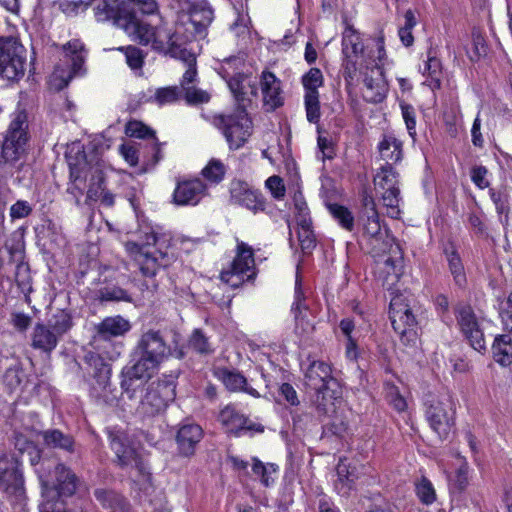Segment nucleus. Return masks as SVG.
I'll list each match as a JSON object with an SVG mask.
<instances>
[{
    "label": "nucleus",
    "mask_w": 512,
    "mask_h": 512,
    "mask_svg": "<svg viewBox=\"0 0 512 512\" xmlns=\"http://www.w3.org/2000/svg\"><path fill=\"white\" fill-rule=\"evenodd\" d=\"M381 198L383 205L388 209L387 214L391 218H398L400 214L399 203L401 200L399 187L383 190Z\"/></svg>",
    "instance_id": "nucleus-48"
},
{
    "label": "nucleus",
    "mask_w": 512,
    "mask_h": 512,
    "mask_svg": "<svg viewBox=\"0 0 512 512\" xmlns=\"http://www.w3.org/2000/svg\"><path fill=\"white\" fill-rule=\"evenodd\" d=\"M134 5L147 15L159 11L156 0H101L94 8L95 17L100 22L112 21L132 40L142 45L150 44L158 53H179L182 44H189L193 40V32L186 27L183 19L178 20L173 27L166 23L153 27L136 14Z\"/></svg>",
    "instance_id": "nucleus-1"
},
{
    "label": "nucleus",
    "mask_w": 512,
    "mask_h": 512,
    "mask_svg": "<svg viewBox=\"0 0 512 512\" xmlns=\"http://www.w3.org/2000/svg\"><path fill=\"white\" fill-rule=\"evenodd\" d=\"M363 221L364 236L372 241H380L383 239L384 232L380 224L379 215L377 217H361Z\"/></svg>",
    "instance_id": "nucleus-50"
},
{
    "label": "nucleus",
    "mask_w": 512,
    "mask_h": 512,
    "mask_svg": "<svg viewBox=\"0 0 512 512\" xmlns=\"http://www.w3.org/2000/svg\"><path fill=\"white\" fill-rule=\"evenodd\" d=\"M228 86L234 95L238 106H245L244 102L251 101L252 97L258 95V85L256 80L250 79L247 75L238 73L231 77Z\"/></svg>",
    "instance_id": "nucleus-29"
},
{
    "label": "nucleus",
    "mask_w": 512,
    "mask_h": 512,
    "mask_svg": "<svg viewBox=\"0 0 512 512\" xmlns=\"http://www.w3.org/2000/svg\"><path fill=\"white\" fill-rule=\"evenodd\" d=\"M23 370L19 366H12L6 369L3 375L4 384L11 390H15L22 383Z\"/></svg>",
    "instance_id": "nucleus-57"
},
{
    "label": "nucleus",
    "mask_w": 512,
    "mask_h": 512,
    "mask_svg": "<svg viewBox=\"0 0 512 512\" xmlns=\"http://www.w3.org/2000/svg\"><path fill=\"white\" fill-rule=\"evenodd\" d=\"M95 333L92 337L91 345L101 350L104 344L110 342L113 338L124 336L131 329L130 322L122 316L106 317L100 323L95 325Z\"/></svg>",
    "instance_id": "nucleus-20"
},
{
    "label": "nucleus",
    "mask_w": 512,
    "mask_h": 512,
    "mask_svg": "<svg viewBox=\"0 0 512 512\" xmlns=\"http://www.w3.org/2000/svg\"><path fill=\"white\" fill-rule=\"evenodd\" d=\"M342 54L343 77L348 85L352 84L358 71L361 70V64L369 63L371 65L376 62L368 58L360 35L353 28H347L343 33Z\"/></svg>",
    "instance_id": "nucleus-6"
},
{
    "label": "nucleus",
    "mask_w": 512,
    "mask_h": 512,
    "mask_svg": "<svg viewBox=\"0 0 512 512\" xmlns=\"http://www.w3.org/2000/svg\"><path fill=\"white\" fill-rule=\"evenodd\" d=\"M403 119L406 124L409 135L415 139L416 136V112L415 108L405 102L400 104Z\"/></svg>",
    "instance_id": "nucleus-56"
},
{
    "label": "nucleus",
    "mask_w": 512,
    "mask_h": 512,
    "mask_svg": "<svg viewBox=\"0 0 512 512\" xmlns=\"http://www.w3.org/2000/svg\"><path fill=\"white\" fill-rule=\"evenodd\" d=\"M225 173L224 164L216 159L210 160L201 172L202 176L213 184L220 183L224 179Z\"/></svg>",
    "instance_id": "nucleus-49"
},
{
    "label": "nucleus",
    "mask_w": 512,
    "mask_h": 512,
    "mask_svg": "<svg viewBox=\"0 0 512 512\" xmlns=\"http://www.w3.org/2000/svg\"><path fill=\"white\" fill-rule=\"evenodd\" d=\"M214 376L230 392H244L255 398L260 397L258 391L249 385L247 378L237 369L217 367Z\"/></svg>",
    "instance_id": "nucleus-25"
},
{
    "label": "nucleus",
    "mask_w": 512,
    "mask_h": 512,
    "mask_svg": "<svg viewBox=\"0 0 512 512\" xmlns=\"http://www.w3.org/2000/svg\"><path fill=\"white\" fill-rule=\"evenodd\" d=\"M126 62L133 70L141 69L144 63V54L141 49L135 46H128L124 49Z\"/></svg>",
    "instance_id": "nucleus-58"
},
{
    "label": "nucleus",
    "mask_w": 512,
    "mask_h": 512,
    "mask_svg": "<svg viewBox=\"0 0 512 512\" xmlns=\"http://www.w3.org/2000/svg\"><path fill=\"white\" fill-rule=\"evenodd\" d=\"M389 317L394 331L404 344L407 345L415 341L417 320L404 295L398 294L391 299Z\"/></svg>",
    "instance_id": "nucleus-11"
},
{
    "label": "nucleus",
    "mask_w": 512,
    "mask_h": 512,
    "mask_svg": "<svg viewBox=\"0 0 512 512\" xmlns=\"http://www.w3.org/2000/svg\"><path fill=\"white\" fill-rule=\"evenodd\" d=\"M454 403L450 397L433 402L426 411L432 430L441 440L447 439L454 425Z\"/></svg>",
    "instance_id": "nucleus-14"
},
{
    "label": "nucleus",
    "mask_w": 512,
    "mask_h": 512,
    "mask_svg": "<svg viewBox=\"0 0 512 512\" xmlns=\"http://www.w3.org/2000/svg\"><path fill=\"white\" fill-rule=\"evenodd\" d=\"M27 129V114L24 111L17 112L8 127L2 144L1 165L7 173L19 172L25 164Z\"/></svg>",
    "instance_id": "nucleus-2"
},
{
    "label": "nucleus",
    "mask_w": 512,
    "mask_h": 512,
    "mask_svg": "<svg viewBox=\"0 0 512 512\" xmlns=\"http://www.w3.org/2000/svg\"><path fill=\"white\" fill-rule=\"evenodd\" d=\"M133 246L137 248L136 261L141 273L146 277L154 276L160 267L157 258L152 256L150 252L144 251V247H140L136 243Z\"/></svg>",
    "instance_id": "nucleus-39"
},
{
    "label": "nucleus",
    "mask_w": 512,
    "mask_h": 512,
    "mask_svg": "<svg viewBox=\"0 0 512 512\" xmlns=\"http://www.w3.org/2000/svg\"><path fill=\"white\" fill-rule=\"evenodd\" d=\"M416 493L421 502L427 505L433 503L436 499L432 483L425 477L416 485Z\"/></svg>",
    "instance_id": "nucleus-55"
},
{
    "label": "nucleus",
    "mask_w": 512,
    "mask_h": 512,
    "mask_svg": "<svg viewBox=\"0 0 512 512\" xmlns=\"http://www.w3.org/2000/svg\"><path fill=\"white\" fill-rule=\"evenodd\" d=\"M337 475L339 483L342 487H346L347 490H350L352 484L359 478L358 469L344 460H340L337 466Z\"/></svg>",
    "instance_id": "nucleus-46"
},
{
    "label": "nucleus",
    "mask_w": 512,
    "mask_h": 512,
    "mask_svg": "<svg viewBox=\"0 0 512 512\" xmlns=\"http://www.w3.org/2000/svg\"><path fill=\"white\" fill-rule=\"evenodd\" d=\"M108 438L110 448L116 456V462L121 468L134 469L139 476L146 477L149 475L147 466L142 457L136 452L131 445L126 432L122 430L109 429Z\"/></svg>",
    "instance_id": "nucleus-12"
},
{
    "label": "nucleus",
    "mask_w": 512,
    "mask_h": 512,
    "mask_svg": "<svg viewBox=\"0 0 512 512\" xmlns=\"http://www.w3.org/2000/svg\"><path fill=\"white\" fill-rule=\"evenodd\" d=\"M488 173V170L486 167L480 165L475 166L471 170V179L473 183L480 189H485L489 187L490 183L486 179V175Z\"/></svg>",
    "instance_id": "nucleus-64"
},
{
    "label": "nucleus",
    "mask_w": 512,
    "mask_h": 512,
    "mask_svg": "<svg viewBox=\"0 0 512 512\" xmlns=\"http://www.w3.org/2000/svg\"><path fill=\"white\" fill-rule=\"evenodd\" d=\"M380 158L385 162L384 165L393 166L403 158V144L392 134L383 135L378 144Z\"/></svg>",
    "instance_id": "nucleus-32"
},
{
    "label": "nucleus",
    "mask_w": 512,
    "mask_h": 512,
    "mask_svg": "<svg viewBox=\"0 0 512 512\" xmlns=\"http://www.w3.org/2000/svg\"><path fill=\"white\" fill-rule=\"evenodd\" d=\"M43 493L55 490L59 497H70L75 494L78 486V478L74 472L63 463H57L53 471L50 465L41 464V469H36Z\"/></svg>",
    "instance_id": "nucleus-9"
},
{
    "label": "nucleus",
    "mask_w": 512,
    "mask_h": 512,
    "mask_svg": "<svg viewBox=\"0 0 512 512\" xmlns=\"http://www.w3.org/2000/svg\"><path fill=\"white\" fill-rule=\"evenodd\" d=\"M398 172L393 166L383 165L374 177V183L382 190L398 188Z\"/></svg>",
    "instance_id": "nucleus-41"
},
{
    "label": "nucleus",
    "mask_w": 512,
    "mask_h": 512,
    "mask_svg": "<svg viewBox=\"0 0 512 512\" xmlns=\"http://www.w3.org/2000/svg\"><path fill=\"white\" fill-rule=\"evenodd\" d=\"M98 299L100 302H132L128 292L117 286H106L98 291Z\"/></svg>",
    "instance_id": "nucleus-47"
},
{
    "label": "nucleus",
    "mask_w": 512,
    "mask_h": 512,
    "mask_svg": "<svg viewBox=\"0 0 512 512\" xmlns=\"http://www.w3.org/2000/svg\"><path fill=\"white\" fill-rule=\"evenodd\" d=\"M216 125L231 149L241 148L252 134V121L245 106H237L233 113L218 116Z\"/></svg>",
    "instance_id": "nucleus-8"
},
{
    "label": "nucleus",
    "mask_w": 512,
    "mask_h": 512,
    "mask_svg": "<svg viewBox=\"0 0 512 512\" xmlns=\"http://www.w3.org/2000/svg\"><path fill=\"white\" fill-rule=\"evenodd\" d=\"M362 216L361 217H377L378 211L376 209V202L371 194H369L366 190L362 193Z\"/></svg>",
    "instance_id": "nucleus-62"
},
{
    "label": "nucleus",
    "mask_w": 512,
    "mask_h": 512,
    "mask_svg": "<svg viewBox=\"0 0 512 512\" xmlns=\"http://www.w3.org/2000/svg\"><path fill=\"white\" fill-rule=\"evenodd\" d=\"M458 325L471 347L478 351H486V342L483 330L470 305H460L456 309Z\"/></svg>",
    "instance_id": "nucleus-18"
},
{
    "label": "nucleus",
    "mask_w": 512,
    "mask_h": 512,
    "mask_svg": "<svg viewBox=\"0 0 512 512\" xmlns=\"http://www.w3.org/2000/svg\"><path fill=\"white\" fill-rule=\"evenodd\" d=\"M218 419L227 432L236 437L243 434L253 435L254 433H262L264 431L262 424L251 421L232 405L224 407L220 411Z\"/></svg>",
    "instance_id": "nucleus-19"
},
{
    "label": "nucleus",
    "mask_w": 512,
    "mask_h": 512,
    "mask_svg": "<svg viewBox=\"0 0 512 512\" xmlns=\"http://www.w3.org/2000/svg\"><path fill=\"white\" fill-rule=\"evenodd\" d=\"M189 346L201 355H208L214 352L212 343L201 329H195L189 339Z\"/></svg>",
    "instance_id": "nucleus-45"
},
{
    "label": "nucleus",
    "mask_w": 512,
    "mask_h": 512,
    "mask_svg": "<svg viewBox=\"0 0 512 512\" xmlns=\"http://www.w3.org/2000/svg\"><path fill=\"white\" fill-rule=\"evenodd\" d=\"M42 437L43 444L54 450H60L67 454H75L77 452V444L75 438L70 433H65L57 428H50L39 433Z\"/></svg>",
    "instance_id": "nucleus-28"
},
{
    "label": "nucleus",
    "mask_w": 512,
    "mask_h": 512,
    "mask_svg": "<svg viewBox=\"0 0 512 512\" xmlns=\"http://www.w3.org/2000/svg\"><path fill=\"white\" fill-rule=\"evenodd\" d=\"M327 208L333 218L345 230L351 232L354 229V216L345 206L334 203L327 204Z\"/></svg>",
    "instance_id": "nucleus-44"
},
{
    "label": "nucleus",
    "mask_w": 512,
    "mask_h": 512,
    "mask_svg": "<svg viewBox=\"0 0 512 512\" xmlns=\"http://www.w3.org/2000/svg\"><path fill=\"white\" fill-rule=\"evenodd\" d=\"M0 491L12 505L26 500L22 462L16 456H0Z\"/></svg>",
    "instance_id": "nucleus-5"
},
{
    "label": "nucleus",
    "mask_w": 512,
    "mask_h": 512,
    "mask_svg": "<svg viewBox=\"0 0 512 512\" xmlns=\"http://www.w3.org/2000/svg\"><path fill=\"white\" fill-rule=\"evenodd\" d=\"M96 500L104 509H110V512H123L127 502L123 496L113 490L98 488L94 491Z\"/></svg>",
    "instance_id": "nucleus-36"
},
{
    "label": "nucleus",
    "mask_w": 512,
    "mask_h": 512,
    "mask_svg": "<svg viewBox=\"0 0 512 512\" xmlns=\"http://www.w3.org/2000/svg\"><path fill=\"white\" fill-rule=\"evenodd\" d=\"M27 50L14 36L0 37V77L18 82L25 75Z\"/></svg>",
    "instance_id": "nucleus-4"
},
{
    "label": "nucleus",
    "mask_w": 512,
    "mask_h": 512,
    "mask_svg": "<svg viewBox=\"0 0 512 512\" xmlns=\"http://www.w3.org/2000/svg\"><path fill=\"white\" fill-rule=\"evenodd\" d=\"M83 50L84 46L79 40L68 42L64 46L65 62L71 67L68 78L65 80L64 86H67L72 77L81 71L84 65Z\"/></svg>",
    "instance_id": "nucleus-34"
},
{
    "label": "nucleus",
    "mask_w": 512,
    "mask_h": 512,
    "mask_svg": "<svg viewBox=\"0 0 512 512\" xmlns=\"http://www.w3.org/2000/svg\"><path fill=\"white\" fill-rule=\"evenodd\" d=\"M54 333L62 338L73 326L72 315L67 310H57L47 322Z\"/></svg>",
    "instance_id": "nucleus-38"
},
{
    "label": "nucleus",
    "mask_w": 512,
    "mask_h": 512,
    "mask_svg": "<svg viewBox=\"0 0 512 512\" xmlns=\"http://www.w3.org/2000/svg\"><path fill=\"white\" fill-rule=\"evenodd\" d=\"M304 103L307 120L310 123H317L321 116L319 93H305Z\"/></svg>",
    "instance_id": "nucleus-51"
},
{
    "label": "nucleus",
    "mask_w": 512,
    "mask_h": 512,
    "mask_svg": "<svg viewBox=\"0 0 512 512\" xmlns=\"http://www.w3.org/2000/svg\"><path fill=\"white\" fill-rule=\"evenodd\" d=\"M230 201L240 205L253 213L265 210V199L262 194L253 190L248 183L241 180H233L230 183Z\"/></svg>",
    "instance_id": "nucleus-22"
},
{
    "label": "nucleus",
    "mask_w": 512,
    "mask_h": 512,
    "mask_svg": "<svg viewBox=\"0 0 512 512\" xmlns=\"http://www.w3.org/2000/svg\"><path fill=\"white\" fill-rule=\"evenodd\" d=\"M260 86L263 95V104L268 111H274L283 106L281 81L270 71H263L260 76Z\"/></svg>",
    "instance_id": "nucleus-27"
},
{
    "label": "nucleus",
    "mask_w": 512,
    "mask_h": 512,
    "mask_svg": "<svg viewBox=\"0 0 512 512\" xmlns=\"http://www.w3.org/2000/svg\"><path fill=\"white\" fill-rule=\"evenodd\" d=\"M32 206L28 201L18 200L10 207V217L14 219H22L28 217L32 213Z\"/></svg>",
    "instance_id": "nucleus-61"
},
{
    "label": "nucleus",
    "mask_w": 512,
    "mask_h": 512,
    "mask_svg": "<svg viewBox=\"0 0 512 512\" xmlns=\"http://www.w3.org/2000/svg\"><path fill=\"white\" fill-rule=\"evenodd\" d=\"M305 384L316 391V407L319 413L327 414L329 405L341 397V386L332 376L329 364L323 361H312L305 371Z\"/></svg>",
    "instance_id": "nucleus-3"
},
{
    "label": "nucleus",
    "mask_w": 512,
    "mask_h": 512,
    "mask_svg": "<svg viewBox=\"0 0 512 512\" xmlns=\"http://www.w3.org/2000/svg\"><path fill=\"white\" fill-rule=\"evenodd\" d=\"M181 97V88L178 86H169L158 88L154 94V101L159 105L171 104Z\"/></svg>",
    "instance_id": "nucleus-53"
},
{
    "label": "nucleus",
    "mask_w": 512,
    "mask_h": 512,
    "mask_svg": "<svg viewBox=\"0 0 512 512\" xmlns=\"http://www.w3.org/2000/svg\"><path fill=\"white\" fill-rule=\"evenodd\" d=\"M265 184L275 199L280 200L285 196V185L281 177L273 175L266 180Z\"/></svg>",
    "instance_id": "nucleus-60"
},
{
    "label": "nucleus",
    "mask_w": 512,
    "mask_h": 512,
    "mask_svg": "<svg viewBox=\"0 0 512 512\" xmlns=\"http://www.w3.org/2000/svg\"><path fill=\"white\" fill-rule=\"evenodd\" d=\"M126 134L129 135L130 137L142 139L147 137L152 138V159L151 162L149 163L151 167H154L162 159L161 144L158 143L154 131H152L149 127L136 120L129 121L126 125Z\"/></svg>",
    "instance_id": "nucleus-31"
},
{
    "label": "nucleus",
    "mask_w": 512,
    "mask_h": 512,
    "mask_svg": "<svg viewBox=\"0 0 512 512\" xmlns=\"http://www.w3.org/2000/svg\"><path fill=\"white\" fill-rule=\"evenodd\" d=\"M252 470L256 475H259L261 477V482L265 487H269L274 483V479L270 477V474L275 473L277 471L276 465H265L259 459L254 458Z\"/></svg>",
    "instance_id": "nucleus-54"
},
{
    "label": "nucleus",
    "mask_w": 512,
    "mask_h": 512,
    "mask_svg": "<svg viewBox=\"0 0 512 512\" xmlns=\"http://www.w3.org/2000/svg\"><path fill=\"white\" fill-rule=\"evenodd\" d=\"M138 355V359L131 365L127 367L129 375H138L145 379L151 378L155 369L160 365L161 362L155 360L154 358L147 356L143 353H135Z\"/></svg>",
    "instance_id": "nucleus-37"
},
{
    "label": "nucleus",
    "mask_w": 512,
    "mask_h": 512,
    "mask_svg": "<svg viewBox=\"0 0 512 512\" xmlns=\"http://www.w3.org/2000/svg\"><path fill=\"white\" fill-rule=\"evenodd\" d=\"M65 156L69 166L70 180L67 192L75 198L76 204L79 205L80 197L83 194V189L79 183L87 179L89 161L84 150L79 146L70 148Z\"/></svg>",
    "instance_id": "nucleus-16"
},
{
    "label": "nucleus",
    "mask_w": 512,
    "mask_h": 512,
    "mask_svg": "<svg viewBox=\"0 0 512 512\" xmlns=\"http://www.w3.org/2000/svg\"><path fill=\"white\" fill-rule=\"evenodd\" d=\"M491 349L493 359L497 364L502 367L512 365V340L510 335L496 336Z\"/></svg>",
    "instance_id": "nucleus-35"
},
{
    "label": "nucleus",
    "mask_w": 512,
    "mask_h": 512,
    "mask_svg": "<svg viewBox=\"0 0 512 512\" xmlns=\"http://www.w3.org/2000/svg\"><path fill=\"white\" fill-rule=\"evenodd\" d=\"M297 235L303 253H310L316 246V239L313 230H297Z\"/></svg>",
    "instance_id": "nucleus-59"
},
{
    "label": "nucleus",
    "mask_w": 512,
    "mask_h": 512,
    "mask_svg": "<svg viewBox=\"0 0 512 512\" xmlns=\"http://www.w3.org/2000/svg\"><path fill=\"white\" fill-rule=\"evenodd\" d=\"M187 45L182 44L179 48V53L163 52L162 54L178 58L186 65L187 68L183 74L180 88L181 96L183 95L187 104L198 105L207 103L210 100V94L194 85L197 79L196 56L187 49Z\"/></svg>",
    "instance_id": "nucleus-10"
},
{
    "label": "nucleus",
    "mask_w": 512,
    "mask_h": 512,
    "mask_svg": "<svg viewBox=\"0 0 512 512\" xmlns=\"http://www.w3.org/2000/svg\"><path fill=\"white\" fill-rule=\"evenodd\" d=\"M304 293L301 288V282L297 278L295 285V301L292 306V311L294 313V317L297 320L302 313V310H307V306L304 304Z\"/></svg>",
    "instance_id": "nucleus-63"
},
{
    "label": "nucleus",
    "mask_w": 512,
    "mask_h": 512,
    "mask_svg": "<svg viewBox=\"0 0 512 512\" xmlns=\"http://www.w3.org/2000/svg\"><path fill=\"white\" fill-rule=\"evenodd\" d=\"M176 396L175 381L167 376L150 383L141 398L138 412L146 417L156 416L167 408Z\"/></svg>",
    "instance_id": "nucleus-7"
},
{
    "label": "nucleus",
    "mask_w": 512,
    "mask_h": 512,
    "mask_svg": "<svg viewBox=\"0 0 512 512\" xmlns=\"http://www.w3.org/2000/svg\"><path fill=\"white\" fill-rule=\"evenodd\" d=\"M489 193L499 215L500 222L506 226L510 212L509 194L505 190L496 191L495 189H490Z\"/></svg>",
    "instance_id": "nucleus-43"
},
{
    "label": "nucleus",
    "mask_w": 512,
    "mask_h": 512,
    "mask_svg": "<svg viewBox=\"0 0 512 512\" xmlns=\"http://www.w3.org/2000/svg\"><path fill=\"white\" fill-rule=\"evenodd\" d=\"M446 256L448 267L451 275L453 276L455 285H457L459 288H465L467 284V278L459 254L455 250H452L449 253L446 252Z\"/></svg>",
    "instance_id": "nucleus-40"
},
{
    "label": "nucleus",
    "mask_w": 512,
    "mask_h": 512,
    "mask_svg": "<svg viewBox=\"0 0 512 512\" xmlns=\"http://www.w3.org/2000/svg\"><path fill=\"white\" fill-rule=\"evenodd\" d=\"M187 6L188 15L184 23L193 32V39L206 36V30L214 19V11L207 0H176Z\"/></svg>",
    "instance_id": "nucleus-15"
},
{
    "label": "nucleus",
    "mask_w": 512,
    "mask_h": 512,
    "mask_svg": "<svg viewBox=\"0 0 512 512\" xmlns=\"http://www.w3.org/2000/svg\"><path fill=\"white\" fill-rule=\"evenodd\" d=\"M84 359L89 366V373L95 381L92 390L100 395L110 385L111 365L105 362L99 354L93 352L87 353Z\"/></svg>",
    "instance_id": "nucleus-26"
},
{
    "label": "nucleus",
    "mask_w": 512,
    "mask_h": 512,
    "mask_svg": "<svg viewBox=\"0 0 512 512\" xmlns=\"http://www.w3.org/2000/svg\"><path fill=\"white\" fill-rule=\"evenodd\" d=\"M60 339L47 324L37 323L31 334V346L50 354L57 347Z\"/></svg>",
    "instance_id": "nucleus-30"
},
{
    "label": "nucleus",
    "mask_w": 512,
    "mask_h": 512,
    "mask_svg": "<svg viewBox=\"0 0 512 512\" xmlns=\"http://www.w3.org/2000/svg\"><path fill=\"white\" fill-rule=\"evenodd\" d=\"M89 177V186L86 194V202H96L100 199L101 194L106 189L105 174L102 165L99 162L92 164L89 161V168L87 169V178Z\"/></svg>",
    "instance_id": "nucleus-33"
},
{
    "label": "nucleus",
    "mask_w": 512,
    "mask_h": 512,
    "mask_svg": "<svg viewBox=\"0 0 512 512\" xmlns=\"http://www.w3.org/2000/svg\"><path fill=\"white\" fill-rule=\"evenodd\" d=\"M302 84L305 88V93H319L318 88L323 85V74L319 68H310V70L303 75Z\"/></svg>",
    "instance_id": "nucleus-52"
},
{
    "label": "nucleus",
    "mask_w": 512,
    "mask_h": 512,
    "mask_svg": "<svg viewBox=\"0 0 512 512\" xmlns=\"http://www.w3.org/2000/svg\"><path fill=\"white\" fill-rule=\"evenodd\" d=\"M203 435V429L197 423L190 421L181 423L175 437L178 454L182 457L193 456Z\"/></svg>",
    "instance_id": "nucleus-23"
},
{
    "label": "nucleus",
    "mask_w": 512,
    "mask_h": 512,
    "mask_svg": "<svg viewBox=\"0 0 512 512\" xmlns=\"http://www.w3.org/2000/svg\"><path fill=\"white\" fill-rule=\"evenodd\" d=\"M147 379L138 375H129L128 371L123 372V379L121 381V389L129 399H135L138 392H142Z\"/></svg>",
    "instance_id": "nucleus-42"
},
{
    "label": "nucleus",
    "mask_w": 512,
    "mask_h": 512,
    "mask_svg": "<svg viewBox=\"0 0 512 512\" xmlns=\"http://www.w3.org/2000/svg\"><path fill=\"white\" fill-rule=\"evenodd\" d=\"M135 353H143L161 363L172 355L171 348L166 344L161 333L155 330H148L141 335Z\"/></svg>",
    "instance_id": "nucleus-24"
},
{
    "label": "nucleus",
    "mask_w": 512,
    "mask_h": 512,
    "mask_svg": "<svg viewBox=\"0 0 512 512\" xmlns=\"http://www.w3.org/2000/svg\"><path fill=\"white\" fill-rule=\"evenodd\" d=\"M254 265L252 248L244 242H239L236 257L231 263L230 269L222 271L220 278L223 282L236 288L254 277Z\"/></svg>",
    "instance_id": "nucleus-13"
},
{
    "label": "nucleus",
    "mask_w": 512,
    "mask_h": 512,
    "mask_svg": "<svg viewBox=\"0 0 512 512\" xmlns=\"http://www.w3.org/2000/svg\"><path fill=\"white\" fill-rule=\"evenodd\" d=\"M207 195V185L200 178L177 180L173 203L178 206H196Z\"/></svg>",
    "instance_id": "nucleus-21"
},
{
    "label": "nucleus",
    "mask_w": 512,
    "mask_h": 512,
    "mask_svg": "<svg viewBox=\"0 0 512 512\" xmlns=\"http://www.w3.org/2000/svg\"><path fill=\"white\" fill-rule=\"evenodd\" d=\"M363 76L365 86L364 98L370 103L382 102L388 92V84L384 78V71L377 62L373 64H361V70L358 71Z\"/></svg>",
    "instance_id": "nucleus-17"
}]
</instances>
